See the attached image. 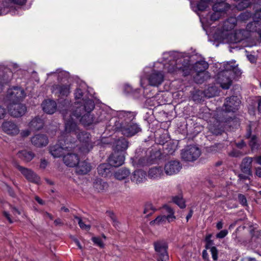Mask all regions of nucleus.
<instances>
[{"instance_id": "774afa93", "label": "nucleus", "mask_w": 261, "mask_h": 261, "mask_svg": "<svg viewBox=\"0 0 261 261\" xmlns=\"http://www.w3.org/2000/svg\"><path fill=\"white\" fill-rule=\"evenodd\" d=\"M256 174L259 177H261V168H258L256 169Z\"/></svg>"}, {"instance_id": "f03ea898", "label": "nucleus", "mask_w": 261, "mask_h": 261, "mask_svg": "<svg viewBox=\"0 0 261 261\" xmlns=\"http://www.w3.org/2000/svg\"><path fill=\"white\" fill-rule=\"evenodd\" d=\"M76 109L71 112L70 111H63L62 115L69 112L71 113V116L68 117V119L73 122H75V119H79L80 122L84 125H89L93 121V117L91 115L90 112L94 108V101L90 99L84 100V105L75 106Z\"/></svg>"}, {"instance_id": "69168bd1", "label": "nucleus", "mask_w": 261, "mask_h": 261, "mask_svg": "<svg viewBox=\"0 0 261 261\" xmlns=\"http://www.w3.org/2000/svg\"><path fill=\"white\" fill-rule=\"evenodd\" d=\"M249 175H247L246 174H240L239 175V177L240 179H247L248 178V176Z\"/></svg>"}, {"instance_id": "09e8293b", "label": "nucleus", "mask_w": 261, "mask_h": 261, "mask_svg": "<svg viewBox=\"0 0 261 261\" xmlns=\"http://www.w3.org/2000/svg\"><path fill=\"white\" fill-rule=\"evenodd\" d=\"M211 252L213 259L214 260H217L218 259V250L216 247L211 248Z\"/></svg>"}, {"instance_id": "7c9ffc66", "label": "nucleus", "mask_w": 261, "mask_h": 261, "mask_svg": "<svg viewBox=\"0 0 261 261\" xmlns=\"http://www.w3.org/2000/svg\"><path fill=\"white\" fill-rule=\"evenodd\" d=\"M17 155L19 158L25 162H29L31 161L34 157L33 153L31 151H28L27 150H22L19 151Z\"/></svg>"}, {"instance_id": "cd10ccee", "label": "nucleus", "mask_w": 261, "mask_h": 261, "mask_svg": "<svg viewBox=\"0 0 261 261\" xmlns=\"http://www.w3.org/2000/svg\"><path fill=\"white\" fill-rule=\"evenodd\" d=\"M43 121L39 117H35L29 123V127L32 130H39L43 127Z\"/></svg>"}, {"instance_id": "a878e982", "label": "nucleus", "mask_w": 261, "mask_h": 261, "mask_svg": "<svg viewBox=\"0 0 261 261\" xmlns=\"http://www.w3.org/2000/svg\"><path fill=\"white\" fill-rule=\"evenodd\" d=\"M237 18L230 17L228 18L223 23V31H229L233 29L237 24Z\"/></svg>"}, {"instance_id": "f704fd0d", "label": "nucleus", "mask_w": 261, "mask_h": 261, "mask_svg": "<svg viewBox=\"0 0 261 261\" xmlns=\"http://www.w3.org/2000/svg\"><path fill=\"white\" fill-rule=\"evenodd\" d=\"M246 136L247 138H251V140L250 141V145L253 148H255L257 147V138L254 135L251 136V130L250 126H249V127L247 129V132L246 134Z\"/></svg>"}, {"instance_id": "c9c22d12", "label": "nucleus", "mask_w": 261, "mask_h": 261, "mask_svg": "<svg viewBox=\"0 0 261 261\" xmlns=\"http://www.w3.org/2000/svg\"><path fill=\"white\" fill-rule=\"evenodd\" d=\"M97 171L98 174L102 176L107 175V174L110 172L109 165L107 164H100L97 168Z\"/></svg>"}, {"instance_id": "423d86ee", "label": "nucleus", "mask_w": 261, "mask_h": 261, "mask_svg": "<svg viewBox=\"0 0 261 261\" xmlns=\"http://www.w3.org/2000/svg\"><path fill=\"white\" fill-rule=\"evenodd\" d=\"M200 154V150L198 147L195 145H190L182 150L181 156L182 160L185 161L193 162L199 157Z\"/></svg>"}, {"instance_id": "603ef678", "label": "nucleus", "mask_w": 261, "mask_h": 261, "mask_svg": "<svg viewBox=\"0 0 261 261\" xmlns=\"http://www.w3.org/2000/svg\"><path fill=\"white\" fill-rule=\"evenodd\" d=\"M228 233V231L227 230H222L220 231L217 234V237L218 238H224Z\"/></svg>"}, {"instance_id": "58836bf2", "label": "nucleus", "mask_w": 261, "mask_h": 261, "mask_svg": "<svg viewBox=\"0 0 261 261\" xmlns=\"http://www.w3.org/2000/svg\"><path fill=\"white\" fill-rule=\"evenodd\" d=\"M74 219H76L78 221V224L79 226L82 229L88 231L90 229V225L89 224H86L81 219V218L76 216H74Z\"/></svg>"}, {"instance_id": "7ed1b4c3", "label": "nucleus", "mask_w": 261, "mask_h": 261, "mask_svg": "<svg viewBox=\"0 0 261 261\" xmlns=\"http://www.w3.org/2000/svg\"><path fill=\"white\" fill-rule=\"evenodd\" d=\"M225 69L217 74V82L224 89H228L232 84V79L234 76H240L241 70L235 65V63H227Z\"/></svg>"}, {"instance_id": "338daca9", "label": "nucleus", "mask_w": 261, "mask_h": 261, "mask_svg": "<svg viewBox=\"0 0 261 261\" xmlns=\"http://www.w3.org/2000/svg\"><path fill=\"white\" fill-rule=\"evenodd\" d=\"M257 104H258V106H257L258 111L259 112L261 113V97H259V98L258 99Z\"/></svg>"}, {"instance_id": "2f4dec72", "label": "nucleus", "mask_w": 261, "mask_h": 261, "mask_svg": "<svg viewBox=\"0 0 261 261\" xmlns=\"http://www.w3.org/2000/svg\"><path fill=\"white\" fill-rule=\"evenodd\" d=\"M129 174V171L126 169H121L116 171L114 174L115 177L119 180L125 178Z\"/></svg>"}, {"instance_id": "79ce46f5", "label": "nucleus", "mask_w": 261, "mask_h": 261, "mask_svg": "<svg viewBox=\"0 0 261 261\" xmlns=\"http://www.w3.org/2000/svg\"><path fill=\"white\" fill-rule=\"evenodd\" d=\"M208 0H200L197 4V7L199 11H204L208 7Z\"/></svg>"}, {"instance_id": "e433bc0d", "label": "nucleus", "mask_w": 261, "mask_h": 261, "mask_svg": "<svg viewBox=\"0 0 261 261\" xmlns=\"http://www.w3.org/2000/svg\"><path fill=\"white\" fill-rule=\"evenodd\" d=\"M252 16V13L248 11H245L241 13L237 17V21L245 22L248 20Z\"/></svg>"}, {"instance_id": "dca6fc26", "label": "nucleus", "mask_w": 261, "mask_h": 261, "mask_svg": "<svg viewBox=\"0 0 261 261\" xmlns=\"http://www.w3.org/2000/svg\"><path fill=\"white\" fill-rule=\"evenodd\" d=\"M16 167L29 181L35 183H38L39 181V177L32 170L18 165H16Z\"/></svg>"}, {"instance_id": "1a4fd4ad", "label": "nucleus", "mask_w": 261, "mask_h": 261, "mask_svg": "<svg viewBox=\"0 0 261 261\" xmlns=\"http://www.w3.org/2000/svg\"><path fill=\"white\" fill-rule=\"evenodd\" d=\"M250 36V32L245 30H239L236 31L233 34L227 35V41L231 43H236L247 38Z\"/></svg>"}, {"instance_id": "f257e3e1", "label": "nucleus", "mask_w": 261, "mask_h": 261, "mask_svg": "<svg viewBox=\"0 0 261 261\" xmlns=\"http://www.w3.org/2000/svg\"><path fill=\"white\" fill-rule=\"evenodd\" d=\"M69 116H71L70 112H67L66 114H64L65 135L68 136L69 139L71 137L76 136L81 143V146L77 148L83 153H87L93 148V144L90 139V134L87 132L81 131L76 122L68 119Z\"/></svg>"}, {"instance_id": "2eb2a0df", "label": "nucleus", "mask_w": 261, "mask_h": 261, "mask_svg": "<svg viewBox=\"0 0 261 261\" xmlns=\"http://www.w3.org/2000/svg\"><path fill=\"white\" fill-rule=\"evenodd\" d=\"M240 100L237 96H233L227 98L224 106L226 112H234L238 109Z\"/></svg>"}, {"instance_id": "4be33fe9", "label": "nucleus", "mask_w": 261, "mask_h": 261, "mask_svg": "<svg viewBox=\"0 0 261 261\" xmlns=\"http://www.w3.org/2000/svg\"><path fill=\"white\" fill-rule=\"evenodd\" d=\"M91 169L90 164L86 161H83L78 163V165L76 167V172L79 174H86Z\"/></svg>"}, {"instance_id": "e2e57ef3", "label": "nucleus", "mask_w": 261, "mask_h": 261, "mask_svg": "<svg viewBox=\"0 0 261 261\" xmlns=\"http://www.w3.org/2000/svg\"><path fill=\"white\" fill-rule=\"evenodd\" d=\"M213 245V241H208V242L206 243L205 247L207 249H210L211 250V248L214 247V246H212Z\"/></svg>"}, {"instance_id": "3c124183", "label": "nucleus", "mask_w": 261, "mask_h": 261, "mask_svg": "<svg viewBox=\"0 0 261 261\" xmlns=\"http://www.w3.org/2000/svg\"><path fill=\"white\" fill-rule=\"evenodd\" d=\"M238 199L240 201V202L243 205H246L247 203V200L245 197L242 194H239L238 195Z\"/></svg>"}, {"instance_id": "4468645a", "label": "nucleus", "mask_w": 261, "mask_h": 261, "mask_svg": "<svg viewBox=\"0 0 261 261\" xmlns=\"http://www.w3.org/2000/svg\"><path fill=\"white\" fill-rule=\"evenodd\" d=\"M7 95L12 101H19L23 99L25 95L24 90L18 87H15L8 90Z\"/></svg>"}, {"instance_id": "c85d7f7f", "label": "nucleus", "mask_w": 261, "mask_h": 261, "mask_svg": "<svg viewBox=\"0 0 261 261\" xmlns=\"http://www.w3.org/2000/svg\"><path fill=\"white\" fill-rule=\"evenodd\" d=\"M146 173L142 170H138L134 172L133 180L136 184H140L145 180Z\"/></svg>"}, {"instance_id": "473e14b6", "label": "nucleus", "mask_w": 261, "mask_h": 261, "mask_svg": "<svg viewBox=\"0 0 261 261\" xmlns=\"http://www.w3.org/2000/svg\"><path fill=\"white\" fill-rule=\"evenodd\" d=\"M155 210L156 209L154 207L152 203L147 202L144 205L143 214L145 215L146 217H149L152 215Z\"/></svg>"}, {"instance_id": "a18cd8bd", "label": "nucleus", "mask_w": 261, "mask_h": 261, "mask_svg": "<svg viewBox=\"0 0 261 261\" xmlns=\"http://www.w3.org/2000/svg\"><path fill=\"white\" fill-rule=\"evenodd\" d=\"M251 2L249 0H243L238 4L237 7L238 9H243L247 8L251 4Z\"/></svg>"}, {"instance_id": "b1692460", "label": "nucleus", "mask_w": 261, "mask_h": 261, "mask_svg": "<svg viewBox=\"0 0 261 261\" xmlns=\"http://www.w3.org/2000/svg\"><path fill=\"white\" fill-rule=\"evenodd\" d=\"M148 177L150 178L156 179L163 175V169L161 167H154L148 171Z\"/></svg>"}, {"instance_id": "ea45409f", "label": "nucleus", "mask_w": 261, "mask_h": 261, "mask_svg": "<svg viewBox=\"0 0 261 261\" xmlns=\"http://www.w3.org/2000/svg\"><path fill=\"white\" fill-rule=\"evenodd\" d=\"M167 221V218L166 216H159L156 217V218L150 222L151 224H156L159 225L160 224H162L165 223Z\"/></svg>"}, {"instance_id": "864d4df0", "label": "nucleus", "mask_w": 261, "mask_h": 261, "mask_svg": "<svg viewBox=\"0 0 261 261\" xmlns=\"http://www.w3.org/2000/svg\"><path fill=\"white\" fill-rule=\"evenodd\" d=\"M210 77L208 72H205L204 74H201L199 75V79H201V82L199 83H202L204 80H207Z\"/></svg>"}, {"instance_id": "f3484780", "label": "nucleus", "mask_w": 261, "mask_h": 261, "mask_svg": "<svg viewBox=\"0 0 261 261\" xmlns=\"http://www.w3.org/2000/svg\"><path fill=\"white\" fill-rule=\"evenodd\" d=\"M31 142L36 147H42L48 144V139L47 137L44 134H37L32 138Z\"/></svg>"}, {"instance_id": "6e6552de", "label": "nucleus", "mask_w": 261, "mask_h": 261, "mask_svg": "<svg viewBox=\"0 0 261 261\" xmlns=\"http://www.w3.org/2000/svg\"><path fill=\"white\" fill-rule=\"evenodd\" d=\"M157 260L168 261L169 256L167 252V246L163 241H158L154 243Z\"/></svg>"}, {"instance_id": "680f3d73", "label": "nucleus", "mask_w": 261, "mask_h": 261, "mask_svg": "<svg viewBox=\"0 0 261 261\" xmlns=\"http://www.w3.org/2000/svg\"><path fill=\"white\" fill-rule=\"evenodd\" d=\"M54 224L56 226L63 225V223L62 220L60 218H58L54 221Z\"/></svg>"}, {"instance_id": "de8ad7c7", "label": "nucleus", "mask_w": 261, "mask_h": 261, "mask_svg": "<svg viewBox=\"0 0 261 261\" xmlns=\"http://www.w3.org/2000/svg\"><path fill=\"white\" fill-rule=\"evenodd\" d=\"M229 155L232 157H239L243 155L242 152L239 150H233L229 152Z\"/></svg>"}, {"instance_id": "052dcab7", "label": "nucleus", "mask_w": 261, "mask_h": 261, "mask_svg": "<svg viewBox=\"0 0 261 261\" xmlns=\"http://www.w3.org/2000/svg\"><path fill=\"white\" fill-rule=\"evenodd\" d=\"M3 214H4V216L8 219V220L9 222V223H13V221L11 219V218L10 217L9 214L8 213H7V212H6V211H4L3 212Z\"/></svg>"}, {"instance_id": "5fc2aeb1", "label": "nucleus", "mask_w": 261, "mask_h": 261, "mask_svg": "<svg viewBox=\"0 0 261 261\" xmlns=\"http://www.w3.org/2000/svg\"><path fill=\"white\" fill-rule=\"evenodd\" d=\"M48 165V162L45 159H41L40 164V168L45 169Z\"/></svg>"}, {"instance_id": "9d476101", "label": "nucleus", "mask_w": 261, "mask_h": 261, "mask_svg": "<svg viewBox=\"0 0 261 261\" xmlns=\"http://www.w3.org/2000/svg\"><path fill=\"white\" fill-rule=\"evenodd\" d=\"M10 115L14 117H21L27 111L26 107L21 103H13L8 107Z\"/></svg>"}, {"instance_id": "bf43d9fd", "label": "nucleus", "mask_w": 261, "mask_h": 261, "mask_svg": "<svg viewBox=\"0 0 261 261\" xmlns=\"http://www.w3.org/2000/svg\"><path fill=\"white\" fill-rule=\"evenodd\" d=\"M30 131L28 129L23 130L21 132V135L22 137H25L30 135Z\"/></svg>"}, {"instance_id": "72a5a7b5", "label": "nucleus", "mask_w": 261, "mask_h": 261, "mask_svg": "<svg viewBox=\"0 0 261 261\" xmlns=\"http://www.w3.org/2000/svg\"><path fill=\"white\" fill-rule=\"evenodd\" d=\"M164 210H165V213H167V216H166V217L167 218L168 222H171L173 221L175 219L173 210L169 206H164Z\"/></svg>"}, {"instance_id": "ddd939ff", "label": "nucleus", "mask_w": 261, "mask_h": 261, "mask_svg": "<svg viewBox=\"0 0 261 261\" xmlns=\"http://www.w3.org/2000/svg\"><path fill=\"white\" fill-rule=\"evenodd\" d=\"M181 168V166L178 161H171L165 165L164 170L167 175H172L178 173Z\"/></svg>"}, {"instance_id": "20e7f679", "label": "nucleus", "mask_w": 261, "mask_h": 261, "mask_svg": "<svg viewBox=\"0 0 261 261\" xmlns=\"http://www.w3.org/2000/svg\"><path fill=\"white\" fill-rule=\"evenodd\" d=\"M128 147V144L124 139L119 140L116 142V150L109 158V164L115 167L122 165L124 161L123 150Z\"/></svg>"}, {"instance_id": "f8f14e48", "label": "nucleus", "mask_w": 261, "mask_h": 261, "mask_svg": "<svg viewBox=\"0 0 261 261\" xmlns=\"http://www.w3.org/2000/svg\"><path fill=\"white\" fill-rule=\"evenodd\" d=\"M208 67V64L204 61H198L195 64L194 69L196 73L194 75V79L195 82L200 83L201 82V79H199V75L204 74L205 72H207L206 71V69Z\"/></svg>"}, {"instance_id": "0e129e2a", "label": "nucleus", "mask_w": 261, "mask_h": 261, "mask_svg": "<svg viewBox=\"0 0 261 261\" xmlns=\"http://www.w3.org/2000/svg\"><path fill=\"white\" fill-rule=\"evenodd\" d=\"M35 200L41 205H44L45 202L43 200H42L40 197L38 196H35Z\"/></svg>"}, {"instance_id": "a211bd4d", "label": "nucleus", "mask_w": 261, "mask_h": 261, "mask_svg": "<svg viewBox=\"0 0 261 261\" xmlns=\"http://www.w3.org/2000/svg\"><path fill=\"white\" fill-rule=\"evenodd\" d=\"M164 78V76L162 72L155 71L149 75L148 81L150 85L158 86L162 83Z\"/></svg>"}, {"instance_id": "4d7b16f0", "label": "nucleus", "mask_w": 261, "mask_h": 261, "mask_svg": "<svg viewBox=\"0 0 261 261\" xmlns=\"http://www.w3.org/2000/svg\"><path fill=\"white\" fill-rule=\"evenodd\" d=\"M6 114V110L0 106V119L3 118Z\"/></svg>"}, {"instance_id": "13d9d810", "label": "nucleus", "mask_w": 261, "mask_h": 261, "mask_svg": "<svg viewBox=\"0 0 261 261\" xmlns=\"http://www.w3.org/2000/svg\"><path fill=\"white\" fill-rule=\"evenodd\" d=\"M254 16L256 18L261 19V8L255 10Z\"/></svg>"}, {"instance_id": "412c9836", "label": "nucleus", "mask_w": 261, "mask_h": 261, "mask_svg": "<svg viewBox=\"0 0 261 261\" xmlns=\"http://www.w3.org/2000/svg\"><path fill=\"white\" fill-rule=\"evenodd\" d=\"M252 162V158L250 157L245 158L241 165V171L247 175L251 174V163Z\"/></svg>"}, {"instance_id": "4c0bfd02", "label": "nucleus", "mask_w": 261, "mask_h": 261, "mask_svg": "<svg viewBox=\"0 0 261 261\" xmlns=\"http://www.w3.org/2000/svg\"><path fill=\"white\" fill-rule=\"evenodd\" d=\"M173 201L181 208L186 207L185 201L181 196H177L173 197Z\"/></svg>"}, {"instance_id": "6ab92c4d", "label": "nucleus", "mask_w": 261, "mask_h": 261, "mask_svg": "<svg viewBox=\"0 0 261 261\" xmlns=\"http://www.w3.org/2000/svg\"><path fill=\"white\" fill-rule=\"evenodd\" d=\"M223 123L220 122L216 119L213 121V123H211L209 125V130L214 135H221L224 132V128L223 127Z\"/></svg>"}, {"instance_id": "5701e85b", "label": "nucleus", "mask_w": 261, "mask_h": 261, "mask_svg": "<svg viewBox=\"0 0 261 261\" xmlns=\"http://www.w3.org/2000/svg\"><path fill=\"white\" fill-rule=\"evenodd\" d=\"M181 62V60L178 61L176 63L175 66H172V67H169L168 71L169 72H173L177 71H181L183 72V74L186 76L190 73L188 70V67L187 66H180L179 63Z\"/></svg>"}, {"instance_id": "37998d69", "label": "nucleus", "mask_w": 261, "mask_h": 261, "mask_svg": "<svg viewBox=\"0 0 261 261\" xmlns=\"http://www.w3.org/2000/svg\"><path fill=\"white\" fill-rule=\"evenodd\" d=\"M92 241L94 242V244L96 246L100 247V248H103L104 247V243H103L101 239L99 237H94L92 238Z\"/></svg>"}, {"instance_id": "c03bdc74", "label": "nucleus", "mask_w": 261, "mask_h": 261, "mask_svg": "<svg viewBox=\"0 0 261 261\" xmlns=\"http://www.w3.org/2000/svg\"><path fill=\"white\" fill-rule=\"evenodd\" d=\"M141 131V128L138 124L132 123V136L135 135Z\"/></svg>"}, {"instance_id": "6e6d98bb", "label": "nucleus", "mask_w": 261, "mask_h": 261, "mask_svg": "<svg viewBox=\"0 0 261 261\" xmlns=\"http://www.w3.org/2000/svg\"><path fill=\"white\" fill-rule=\"evenodd\" d=\"M10 208L14 215H20L21 212L15 207L12 206V205H10Z\"/></svg>"}, {"instance_id": "bb28decb", "label": "nucleus", "mask_w": 261, "mask_h": 261, "mask_svg": "<svg viewBox=\"0 0 261 261\" xmlns=\"http://www.w3.org/2000/svg\"><path fill=\"white\" fill-rule=\"evenodd\" d=\"M54 90L62 96H67L70 92V87L68 85H58L54 87Z\"/></svg>"}, {"instance_id": "c756f323", "label": "nucleus", "mask_w": 261, "mask_h": 261, "mask_svg": "<svg viewBox=\"0 0 261 261\" xmlns=\"http://www.w3.org/2000/svg\"><path fill=\"white\" fill-rule=\"evenodd\" d=\"M93 187L98 192H102L107 189L108 185L102 179H97L94 182Z\"/></svg>"}, {"instance_id": "aec40b11", "label": "nucleus", "mask_w": 261, "mask_h": 261, "mask_svg": "<svg viewBox=\"0 0 261 261\" xmlns=\"http://www.w3.org/2000/svg\"><path fill=\"white\" fill-rule=\"evenodd\" d=\"M43 111L47 114H53L56 110L57 105L53 100H45L42 103Z\"/></svg>"}, {"instance_id": "a19ab883", "label": "nucleus", "mask_w": 261, "mask_h": 261, "mask_svg": "<svg viewBox=\"0 0 261 261\" xmlns=\"http://www.w3.org/2000/svg\"><path fill=\"white\" fill-rule=\"evenodd\" d=\"M74 95H75V98L77 100V101L76 102V103H77L76 104V105H78L80 103H82L81 105H83V104L84 105V100H85V99H82V100L83 101L82 102L81 101L77 100L79 99H80L83 96V92H82V90L80 88H77L74 93Z\"/></svg>"}, {"instance_id": "49530a36", "label": "nucleus", "mask_w": 261, "mask_h": 261, "mask_svg": "<svg viewBox=\"0 0 261 261\" xmlns=\"http://www.w3.org/2000/svg\"><path fill=\"white\" fill-rule=\"evenodd\" d=\"M224 15L217 11H214V13L211 15V20L216 21Z\"/></svg>"}, {"instance_id": "9b49d317", "label": "nucleus", "mask_w": 261, "mask_h": 261, "mask_svg": "<svg viewBox=\"0 0 261 261\" xmlns=\"http://www.w3.org/2000/svg\"><path fill=\"white\" fill-rule=\"evenodd\" d=\"M4 132L10 136H15L19 134V128L17 125L11 121L4 122L2 125Z\"/></svg>"}, {"instance_id": "8fccbe9b", "label": "nucleus", "mask_w": 261, "mask_h": 261, "mask_svg": "<svg viewBox=\"0 0 261 261\" xmlns=\"http://www.w3.org/2000/svg\"><path fill=\"white\" fill-rule=\"evenodd\" d=\"M106 213H107V215L113 221V222L114 223L113 225L115 227H116V226L117 225V222L116 221V219L115 218V216L114 214H113V213L112 212H111V211H107Z\"/></svg>"}, {"instance_id": "0eeeda50", "label": "nucleus", "mask_w": 261, "mask_h": 261, "mask_svg": "<svg viewBox=\"0 0 261 261\" xmlns=\"http://www.w3.org/2000/svg\"><path fill=\"white\" fill-rule=\"evenodd\" d=\"M73 148L71 150L67 151L66 154L63 156L64 163L69 167H74L79 163V158L76 153L79 149L77 145L73 142Z\"/></svg>"}, {"instance_id": "39448f33", "label": "nucleus", "mask_w": 261, "mask_h": 261, "mask_svg": "<svg viewBox=\"0 0 261 261\" xmlns=\"http://www.w3.org/2000/svg\"><path fill=\"white\" fill-rule=\"evenodd\" d=\"M63 137L65 138V140L61 139L56 144L50 146L49 152L54 158L64 156L67 151L73 148V142L69 141V136L65 135Z\"/></svg>"}, {"instance_id": "393cba45", "label": "nucleus", "mask_w": 261, "mask_h": 261, "mask_svg": "<svg viewBox=\"0 0 261 261\" xmlns=\"http://www.w3.org/2000/svg\"><path fill=\"white\" fill-rule=\"evenodd\" d=\"M229 8L230 6L224 2L216 3L213 7V11H217L222 15H225L226 11H227Z\"/></svg>"}]
</instances>
